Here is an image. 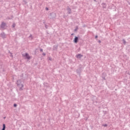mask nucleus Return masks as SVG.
<instances>
[{
  "mask_svg": "<svg viewBox=\"0 0 130 130\" xmlns=\"http://www.w3.org/2000/svg\"><path fill=\"white\" fill-rule=\"evenodd\" d=\"M16 84L18 88H19L20 90H23V88H24V84L21 79H18L17 80Z\"/></svg>",
  "mask_w": 130,
  "mask_h": 130,
  "instance_id": "f257e3e1",
  "label": "nucleus"
},
{
  "mask_svg": "<svg viewBox=\"0 0 130 130\" xmlns=\"http://www.w3.org/2000/svg\"><path fill=\"white\" fill-rule=\"evenodd\" d=\"M83 72V70H82V65H80L79 66L78 69L76 70V73L79 76H81V73Z\"/></svg>",
  "mask_w": 130,
  "mask_h": 130,
  "instance_id": "f03ea898",
  "label": "nucleus"
},
{
  "mask_svg": "<svg viewBox=\"0 0 130 130\" xmlns=\"http://www.w3.org/2000/svg\"><path fill=\"white\" fill-rule=\"evenodd\" d=\"M50 16L51 17L50 19H55V18H56V13L54 12L50 13Z\"/></svg>",
  "mask_w": 130,
  "mask_h": 130,
  "instance_id": "7ed1b4c3",
  "label": "nucleus"
},
{
  "mask_svg": "<svg viewBox=\"0 0 130 130\" xmlns=\"http://www.w3.org/2000/svg\"><path fill=\"white\" fill-rule=\"evenodd\" d=\"M6 26H7V23H6L5 22H2L0 27L2 29H5V27H6Z\"/></svg>",
  "mask_w": 130,
  "mask_h": 130,
  "instance_id": "20e7f679",
  "label": "nucleus"
},
{
  "mask_svg": "<svg viewBox=\"0 0 130 130\" xmlns=\"http://www.w3.org/2000/svg\"><path fill=\"white\" fill-rule=\"evenodd\" d=\"M73 42L74 43H78V42H79V37L77 36H75V38L73 40Z\"/></svg>",
  "mask_w": 130,
  "mask_h": 130,
  "instance_id": "39448f33",
  "label": "nucleus"
},
{
  "mask_svg": "<svg viewBox=\"0 0 130 130\" xmlns=\"http://www.w3.org/2000/svg\"><path fill=\"white\" fill-rule=\"evenodd\" d=\"M23 56L26 57V59H30V55H29V54H28V53H25L24 55H23Z\"/></svg>",
  "mask_w": 130,
  "mask_h": 130,
  "instance_id": "423d86ee",
  "label": "nucleus"
},
{
  "mask_svg": "<svg viewBox=\"0 0 130 130\" xmlns=\"http://www.w3.org/2000/svg\"><path fill=\"white\" fill-rule=\"evenodd\" d=\"M83 56L84 55H82L81 54H78L76 55V57L77 58H79V59H81Z\"/></svg>",
  "mask_w": 130,
  "mask_h": 130,
  "instance_id": "0eeeda50",
  "label": "nucleus"
},
{
  "mask_svg": "<svg viewBox=\"0 0 130 130\" xmlns=\"http://www.w3.org/2000/svg\"><path fill=\"white\" fill-rule=\"evenodd\" d=\"M67 11L68 15H71V14H72V9L69 6L67 7Z\"/></svg>",
  "mask_w": 130,
  "mask_h": 130,
  "instance_id": "6e6552de",
  "label": "nucleus"
},
{
  "mask_svg": "<svg viewBox=\"0 0 130 130\" xmlns=\"http://www.w3.org/2000/svg\"><path fill=\"white\" fill-rule=\"evenodd\" d=\"M102 6L103 9H106V7H107V5L104 3H102Z\"/></svg>",
  "mask_w": 130,
  "mask_h": 130,
  "instance_id": "1a4fd4ad",
  "label": "nucleus"
},
{
  "mask_svg": "<svg viewBox=\"0 0 130 130\" xmlns=\"http://www.w3.org/2000/svg\"><path fill=\"white\" fill-rule=\"evenodd\" d=\"M53 50H57V49L58 48V45H54L53 46Z\"/></svg>",
  "mask_w": 130,
  "mask_h": 130,
  "instance_id": "9d476101",
  "label": "nucleus"
},
{
  "mask_svg": "<svg viewBox=\"0 0 130 130\" xmlns=\"http://www.w3.org/2000/svg\"><path fill=\"white\" fill-rule=\"evenodd\" d=\"M1 37H2V38H3L4 39L6 38V34H5V32H2L1 34Z\"/></svg>",
  "mask_w": 130,
  "mask_h": 130,
  "instance_id": "9b49d317",
  "label": "nucleus"
},
{
  "mask_svg": "<svg viewBox=\"0 0 130 130\" xmlns=\"http://www.w3.org/2000/svg\"><path fill=\"white\" fill-rule=\"evenodd\" d=\"M13 18H14V16L11 15L10 17H7V19L8 20H12V19H13Z\"/></svg>",
  "mask_w": 130,
  "mask_h": 130,
  "instance_id": "f8f14e48",
  "label": "nucleus"
},
{
  "mask_svg": "<svg viewBox=\"0 0 130 130\" xmlns=\"http://www.w3.org/2000/svg\"><path fill=\"white\" fill-rule=\"evenodd\" d=\"M79 29V27L78 26H76V28L74 29L75 32H77Z\"/></svg>",
  "mask_w": 130,
  "mask_h": 130,
  "instance_id": "ddd939ff",
  "label": "nucleus"
},
{
  "mask_svg": "<svg viewBox=\"0 0 130 130\" xmlns=\"http://www.w3.org/2000/svg\"><path fill=\"white\" fill-rule=\"evenodd\" d=\"M122 41L123 42V44H124V45H125V44H126V41H125V40L123 39Z\"/></svg>",
  "mask_w": 130,
  "mask_h": 130,
  "instance_id": "4468645a",
  "label": "nucleus"
},
{
  "mask_svg": "<svg viewBox=\"0 0 130 130\" xmlns=\"http://www.w3.org/2000/svg\"><path fill=\"white\" fill-rule=\"evenodd\" d=\"M6 129V125L5 124H3V128L2 130H5Z\"/></svg>",
  "mask_w": 130,
  "mask_h": 130,
  "instance_id": "2eb2a0df",
  "label": "nucleus"
},
{
  "mask_svg": "<svg viewBox=\"0 0 130 130\" xmlns=\"http://www.w3.org/2000/svg\"><path fill=\"white\" fill-rule=\"evenodd\" d=\"M23 3H24V5H27V4H28V2L25 0L23 1Z\"/></svg>",
  "mask_w": 130,
  "mask_h": 130,
  "instance_id": "dca6fc26",
  "label": "nucleus"
},
{
  "mask_svg": "<svg viewBox=\"0 0 130 130\" xmlns=\"http://www.w3.org/2000/svg\"><path fill=\"white\" fill-rule=\"evenodd\" d=\"M16 27V24L13 23L12 25V28H15Z\"/></svg>",
  "mask_w": 130,
  "mask_h": 130,
  "instance_id": "f3484780",
  "label": "nucleus"
},
{
  "mask_svg": "<svg viewBox=\"0 0 130 130\" xmlns=\"http://www.w3.org/2000/svg\"><path fill=\"white\" fill-rule=\"evenodd\" d=\"M29 38H31V39H33V36L32 35H30V36L28 37Z\"/></svg>",
  "mask_w": 130,
  "mask_h": 130,
  "instance_id": "a211bd4d",
  "label": "nucleus"
},
{
  "mask_svg": "<svg viewBox=\"0 0 130 130\" xmlns=\"http://www.w3.org/2000/svg\"><path fill=\"white\" fill-rule=\"evenodd\" d=\"M21 78H23L24 77V74H21V75H20Z\"/></svg>",
  "mask_w": 130,
  "mask_h": 130,
  "instance_id": "6ab92c4d",
  "label": "nucleus"
},
{
  "mask_svg": "<svg viewBox=\"0 0 130 130\" xmlns=\"http://www.w3.org/2000/svg\"><path fill=\"white\" fill-rule=\"evenodd\" d=\"M40 51L41 52H43V49H40Z\"/></svg>",
  "mask_w": 130,
  "mask_h": 130,
  "instance_id": "aec40b11",
  "label": "nucleus"
},
{
  "mask_svg": "<svg viewBox=\"0 0 130 130\" xmlns=\"http://www.w3.org/2000/svg\"><path fill=\"white\" fill-rule=\"evenodd\" d=\"M42 55H43V56H45V55H46V54L45 53H43Z\"/></svg>",
  "mask_w": 130,
  "mask_h": 130,
  "instance_id": "412c9836",
  "label": "nucleus"
},
{
  "mask_svg": "<svg viewBox=\"0 0 130 130\" xmlns=\"http://www.w3.org/2000/svg\"><path fill=\"white\" fill-rule=\"evenodd\" d=\"M45 9H46V11H49V8H48V7H46Z\"/></svg>",
  "mask_w": 130,
  "mask_h": 130,
  "instance_id": "4be33fe9",
  "label": "nucleus"
},
{
  "mask_svg": "<svg viewBox=\"0 0 130 130\" xmlns=\"http://www.w3.org/2000/svg\"><path fill=\"white\" fill-rule=\"evenodd\" d=\"M44 86H45V83H44ZM47 85H48V83H46V87H47Z\"/></svg>",
  "mask_w": 130,
  "mask_h": 130,
  "instance_id": "5701e85b",
  "label": "nucleus"
},
{
  "mask_svg": "<svg viewBox=\"0 0 130 130\" xmlns=\"http://www.w3.org/2000/svg\"><path fill=\"white\" fill-rule=\"evenodd\" d=\"M14 107H17V104H14Z\"/></svg>",
  "mask_w": 130,
  "mask_h": 130,
  "instance_id": "b1692460",
  "label": "nucleus"
},
{
  "mask_svg": "<svg viewBox=\"0 0 130 130\" xmlns=\"http://www.w3.org/2000/svg\"><path fill=\"white\" fill-rule=\"evenodd\" d=\"M96 38H98V35L95 36V39H96Z\"/></svg>",
  "mask_w": 130,
  "mask_h": 130,
  "instance_id": "393cba45",
  "label": "nucleus"
},
{
  "mask_svg": "<svg viewBox=\"0 0 130 130\" xmlns=\"http://www.w3.org/2000/svg\"><path fill=\"white\" fill-rule=\"evenodd\" d=\"M3 72H6V70H5V69H3Z\"/></svg>",
  "mask_w": 130,
  "mask_h": 130,
  "instance_id": "a878e982",
  "label": "nucleus"
},
{
  "mask_svg": "<svg viewBox=\"0 0 130 130\" xmlns=\"http://www.w3.org/2000/svg\"><path fill=\"white\" fill-rule=\"evenodd\" d=\"M98 42H99V43H101V40H99Z\"/></svg>",
  "mask_w": 130,
  "mask_h": 130,
  "instance_id": "bb28decb",
  "label": "nucleus"
},
{
  "mask_svg": "<svg viewBox=\"0 0 130 130\" xmlns=\"http://www.w3.org/2000/svg\"><path fill=\"white\" fill-rule=\"evenodd\" d=\"M49 60H52V59L51 58H50V57L49 58Z\"/></svg>",
  "mask_w": 130,
  "mask_h": 130,
  "instance_id": "cd10ccee",
  "label": "nucleus"
},
{
  "mask_svg": "<svg viewBox=\"0 0 130 130\" xmlns=\"http://www.w3.org/2000/svg\"><path fill=\"white\" fill-rule=\"evenodd\" d=\"M45 28L46 29H47V25H46V24H45Z\"/></svg>",
  "mask_w": 130,
  "mask_h": 130,
  "instance_id": "c85d7f7f",
  "label": "nucleus"
},
{
  "mask_svg": "<svg viewBox=\"0 0 130 130\" xmlns=\"http://www.w3.org/2000/svg\"><path fill=\"white\" fill-rule=\"evenodd\" d=\"M102 78H103V79H104V80H106L105 77H102Z\"/></svg>",
  "mask_w": 130,
  "mask_h": 130,
  "instance_id": "c756f323",
  "label": "nucleus"
},
{
  "mask_svg": "<svg viewBox=\"0 0 130 130\" xmlns=\"http://www.w3.org/2000/svg\"><path fill=\"white\" fill-rule=\"evenodd\" d=\"M94 1V2H95V3H97V1H96V0H93Z\"/></svg>",
  "mask_w": 130,
  "mask_h": 130,
  "instance_id": "7c9ffc66",
  "label": "nucleus"
},
{
  "mask_svg": "<svg viewBox=\"0 0 130 130\" xmlns=\"http://www.w3.org/2000/svg\"><path fill=\"white\" fill-rule=\"evenodd\" d=\"M104 126H107V124H105V125H104Z\"/></svg>",
  "mask_w": 130,
  "mask_h": 130,
  "instance_id": "2f4dec72",
  "label": "nucleus"
},
{
  "mask_svg": "<svg viewBox=\"0 0 130 130\" xmlns=\"http://www.w3.org/2000/svg\"><path fill=\"white\" fill-rule=\"evenodd\" d=\"M43 24H45V21H44V22H43Z\"/></svg>",
  "mask_w": 130,
  "mask_h": 130,
  "instance_id": "473e14b6",
  "label": "nucleus"
},
{
  "mask_svg": "<svg viewBox=\"0 0 130 130\" xmlns=\"http://www.w3.org/2000/svg\"><path fill=\"white\" fill-rule=\"evenodd\" d=\"M11 53V54L12 55V53ZM11 56H13V55H11Z\"/></svg>",
  "mask_w": 130,
  "mask_h": 130,
  "instance_id": "72a5a7b5",
  "label": "nucleus"
},
{
  "mask_svg": "<svg viewBox=\"0 0 130 130\" xmlns=\"http://www.w3.org/2000/svg\"><path fill=\"white\" fill-rule=\"evenodd\" d=\"M71 35H72V36L74 35V34H72Z\"/></svg>",
  "mask_w": 130,
  "mask_h": 130,
  "instance_id": "f704fd0d",
  "label": "nucleus"
}]
</instances>
